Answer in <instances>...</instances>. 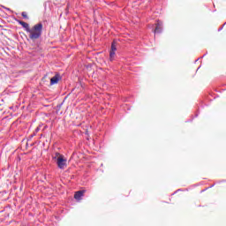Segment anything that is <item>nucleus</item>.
<instances>
[{
    "instance_id": "5",
    "label": "nucleus",
    "mask_w": 226,
    "mask_h": 226,
    "mask_svg": "<svg viewBox=\"0 0 226 226\" xmlns=\"http://www.w3.org/2000/svg\"><path fill=\"white\" fill-rule=\"evenodd\" d=\"M162 28L163 23H162V21H157L154 33H162Z\"/></svg>"
},
{
    "instance_id": "10",
    "label": "nucleus",
    "mask_w": 226,
    "mask_h": 226,
    "mask_svg": "<svg viewBox=\"0 0 226 226\" xmlns=\"http://www.w3.org/2000/svg\"><path fill=\"white\" fill-rule=\"evenodd\" d=\"M21 16L23 17V19H29V17L27 16V12H26V11H23L21 13Z\"/></svg>"
},
{
    "instance_id": "7",
    "label": "nucleus",
    "mask_w": 226,
    "mask_h": 226,
    "mask_svg": "<svg viewBox=\"0 0 226 226\" xmlns=\"http://www.w3.org/2000/svg\"><path fill=\"white\" fill-rule=\"evenodd\" d=\"M19 24L20 26H22V27H24V29H26V33L29 31L30 27H29V24L24 22V21H19Z\"/></svg>"
},
{
    "instance_id": "3",
    "label": "nucleus",
    "mask_w": 226,
    "mask_h": 226,
    "mask_svg": "<svg viewBox=\"0 0 226 226\" xmlns=\"http://www.w3.org/2000/svg\"><path fill=\"white\" fill-rule=\"evenodd\" d=\"M84 193H86V190L78 191L74 194V199L76 200H82V197H84Z\"/></svg>"
},
{
    "instance_id": "1",
    "label": "nucleus",
    "mask_w": 226,
    "mask_h": 226,
    "mask_svg": "<svg viewBox=\"0 0 226 226\" xmlns=\"http://www.w3.org/2000/svg\"><path fill=\"white\" fill-rule=\"evenodd\" d=\"M43 31V24L38 23L34 25L32 28L28 29L30 40H38L41 37V33Z\"/></svg>"
},
{
    "instance_id": "6",
    "label": "nucleus",
    "mask_w": 226,
    "mask_h": 226,
    "mask_svg": "<svg viewBox=\"0 0 226 226\" xmlns=\"http://www.w3.org/2000/svg\"><path fill=\"white\" fill-rule=\"evenodd\" d=\"M64 155L59 154V152H56L52 154V159L55 160V162L58 161L59 158H63Z\"/></svg>"
},
{
    "instance_id": "9",
    "label": "nucleus",
    "mask_w": 226,
    "mask_h": 226,
    "mask_svg": "<svg viewBox=\"0 0 226 226\" xmlns=\"http://www.w3.org/2000/svg\"><path fill=\"white\" fill-rule=\"evenodd\" d=\"M116 51H109V61H114Z\"/></svg>"
},
{
    "instance_id": "4",
    "label": "nucleus",
    "mask_w": 226,
    "mask_h": 226,
    "mask_svg": "<svg viewBox=\"0 0 226 226\" xmlns=\"http://www.w3.org/2000/svg\"><path fill=\"white\" fill-rule=\"evenodd\" d=\"M61 80V75L56 74L53 78L50 79V85L57 84Z\"/></svg>"
},
{
    "instance_id": "2",
    "label": "nucleus",
    "mask_w": 226,
    "mask_h": 226,
    "mask_svg": "<svg viewBox=\"0 0 226 226\" xmlns=\"http://www.w3.org/2000/svg\"><path fill=\"white\" fill-rule=\"evenodd\" d=\"M67 160L64 158V155L62 158H58V161H56V165L58 169L64 170L67 167Z\"/></svg>"
},
{
    "instance_id": "8",
    "label": "nucleus",
    "mask_w": 226,
    "mask_h": 226,
    "mask_svg": "<svg viewBox=\"0 0 226 226\" xmlns=\"http://www.w3.org/2000/svg\"><path fill=\"white\" fill-rule=\"evenodd\" d=\"M116 50H117V45L116 44V41H113L111 43V49H110V51L111 52H116Z\"/></svg>"
}]
</instances>
